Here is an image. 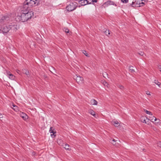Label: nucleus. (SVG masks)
I'll return each instance as SVG.
<instances>
[{
  "label": "nucleus",
  "instance_id": "9b49d317",
  "mask_svg": "<svg viewBox=\"0 0 161 161\" xmlns=\"http://www.w3.org/2000/svg\"><path fill=\"white\" fill-rule=\"evenodd\" d=\"M111 122L112 124L114 125L115 127H118L119 125V123L117 121H113Z\"/></svg>",
  "mask_w": 161,
  "mask_h": 161
},
{
  "label": "nucleus",
  "instance_id": "423d86ee",
  "mask_svg": "<svg viewBox=\"0 0 161 161\" xmlns=\"http://www.w3.org/2000/svg\"><path fill=\"white\" fill-rule=\"evenodd\" d=\"M49 132L50 133H53V134H51V137L54 138L56 136V135H55V134L56 133V131L54 129H53L52 127H50Z\"/></svg>",
  "mask_w": 161,
  "mask_h": 161
},
{
  "label": "nucleus",
  "instance_id": "aec40b11",
  "mask_svg": "<svg viewBox=\"0 0 161 161\" xmlns=\"http://www.w3.org/2000/svg\"><path fill=\"white\" fill-rule=\"evenodd\" d=\"M104 32L105 33V35L107 36H108L110 34V31L108 30H106Z\"/></svg>",
  "mask_w": 161,
  "mask_h": 161
},
{
  "label": "nucleus",
  "instance_id": "ea45409f",
  "mask_svg": "<svg viewBox=\"0 0 161 161\" xmlns=\"http://www.w3.org/2000/svg\"><path fill=\"white\" fill-rule=\"evenodd\" d=\"M103 76H104V77H105V76L104 75V74H103Z\"/></svg>",
  "mask_w": 161,
  "mask_h": 161
},
{
  "label": "nucleus",
  "instance_id": "72a5a7b5",
  "mask_svg": "<svg viewBox=\"0 0 161 161\" xmlns=\"http://www.w3.org/2000/svg\"><path fill=\"white\" fill-rule=\"evenodd\" d=\"M3 117V115L2 114L0 113V118H2Z\"/></svg>",
  "mask_w": 161,
  "mask_h": 161
},
{
  "label": "nucleus",
  "instance_id": "f257e3e1",
  "mask_svg": "<svg viewBox=\"0 0 161 161\" xmlns=\"http://www.w3.org/2000/svg\"><path fill=\"white\" fill-rule=\"evenodd\" d=\"M41 3L40 0H25L23 4L21 15L17 16L16 20L24 22L30 19L34 15V14L33 12L29 11V8L34 6L39 5Z\"/></svg>",
  "mask_w": 161,
  "mask_h": 161
},
{
  "label": "nucleus",
  "instance_id": "0eeeda50",
  "mask_svg": "<svg viewBox=\"0 0 161 161\" xmlns=\"http://www.w3.org/2000/svg\"><path fill=\"white\" fill-rule=\"evenodd\" d=\"M149 119H148L145 117L143 116L141 118V122L148 125L149 124Z\"/></svg>",
  "mask_w": 161,
  "mask_h": 161
},
{
  "label": "nucleus",
  "instance_id": "4c0bfd02",
  "mask_svg": "<svg viewBox=\"0 0 161 161\" xmlns=\"http://www.w3.org/2000/svg\"><path fill=\"white\" fill-rule=\"evenodd\" d=\"M148 161H155L153 160H149Z\"/></svg>",
  "mask_w": 161,
  "mask_h": 161
},
{
  "label": "nucleus",
  "instance_id": "cd10ccee",
  "mask_svg": "<svg viewBox=\"0 0 161 161\" xmlns=\"http://www.w3.org/2000/svg\"><path fill=\"white\" fill-rule=\"evenodd\" d=\"M157 146L158 147H159L161 148V142H159L157 143Z\"/></svg>",
  "mask_w": 161,
  "mask_h": 161
},
{
  "label": "nucleus",
  "instance_id": "a211bd4d",
  "mask_svg": "<svg viewBox=\"0 0 161 161\" xmlns=\"http://www.w3.org/2000/svg\"><path fill=\"white\" fill-rule=\"evenodd\" d=\"M113 3H114L113 2L108 1L105 2L104 4L107 5H112L113 4Z\"/></svg>",
  "mask_w": 161,
  "mask_h": 161
},
{
  "label": "nucleus",
  "instance_id": "e433bc0d",
  "mask_svg": "<svg viewBox=\"0 0 161 161\" xmlns=\"http://www.w3.org/2000/svg\"><path fill=\"white\" fill-rule=\"evenodd\" d=\"M141 4H144V3L143 2H142V1L141 2Z\"/></svg>",
  "mask_w": 161,
  "mask_h": 161
},
{
  "label": "nucleus",
  "instance_id": "7c9ffc66",
  "mask_svg": "<svg viewBox=\"0 0 161 161\" xmlns=\"http://www.w3.org/2000/svg\"><path fill=\"white\" fill-rule=\"evenodd\" d=\"M153 118H154V121H156L157 120H159V119H157L156 118H155V117L154 116H153Z\"/></svg>",
  "mask_w": 161,
  "mask_h": 161
},
{
  "label": "nucleus",
  "instance_id": "473e14b6",
  "mask_svg": "<svg viewBox=\"0 0 161 161\" xmlns=\"http://www.w3.org/2000/svg\"><path fill=\"white\" fill-rule=\"evenodd\" d=\"M146 94L147 95H151L150 93V92L148 91L146 92Z\"/></svg>",
  "mask_w": 161,
  "mask_h": 161
},
{
  "label": "nucleus",
  "instance_id": "f3484780",
  "mask_svg": "<svg viewBox=\"0 0 161 161\" xmlns=\"http://www.w3.org/2000/svg\"><path fill=\"white\" fill-rule=\"evenodd\" d=\"M13 106L14 107L13 109L15 111L17 112L19 111L18 108L17 106L14 104H13Z\"/></svg>",
  "mask_w": 161,
  "mask_h": 161
},
{
  "label": "nucleus",
  "instance_id": "7ed1b4c3",
  "mask_svg": "<svg viewBox=\"0 0 161 161\" xmlns=\"http://www.w3.org/2000/svg\"><path fill=\"white\" fill-rule=\"evenodd\" d=\"M142 0H133L132 4H130L132 7H139L141 6V2L142 1Z\"/></svg>",
  "mask_w": 161,
  "mask_h": 161
},
{
  "label": "nucleus",
  "instance_id": "ddd939ff",
  "mask_svg": "<svg viewBox=\"0 0 161 161\" xmlns=\"http://www.w3.org/2000/svg\"><path fill=\"white\" fill-rule=\"evenodd\" d=\"M65 149L67 150H70V149L69 148V146L68 144H65L64 143V146H63Z\"/></svg>",
  "mask_w": 161,
  "mask_h": 161
},
{
  "label": "nucleus",
  "instance_id": "b1692460",
  "mask_svg": "<svg viewBox=\"0 0 161 161\" xmlns=\"http://www.w3.org/2000/svg\"><path fill=\"white\" fill-rule=\"evenodd\" d=\"M82 53L86 56H87V57H89L88 54L86 53V52L85 50H83L82 51Z\"/></svg>",
  "mask_w": 161,
  "mask_h": 161
},
{
  "label": "nucleus",
  "instance_id": "393cba45",
  "mask_svg": "<svg viewBox=\"0 0 161 161\" xmlns=\"http://www.w3.org/2000/svg\"><path fill=\"white\" fill-rule=\"evenodd\" d=\"M118 87L120 89H124V86L121 85H119L118 86Z\"/></svg>",
  "mask_w": 161,
  "mask_h": 161
},
{
  "label": "nucleus",
  "instance_id": "a878e982",
  "mask_svg": "<svg viewBox=\"0 0 161 161\" xmlns=\"http://www.w3.org/2000/svg\"><path fill=\"white\" fill-rule=\"evenodd\" d=\"M103 84L104 86H107V87H108V86H109V85L105 81H104L103 82Z\"/></svg>",
  "mask_w": 161,
  "mask_h": 161
},
{
  "label": "nucleus",
  "instance_id": "39448f33",
  "mask_svg": "<svg viewBox=\"0 0 161 161\" xmlns=\"http://www.w3.org/2000/svg\"><path fill=\"white\" fill-rule=\"evenodd\" d=\"M79 3L81 6H84L91 3L89 0H80L79 1Z\"/></svg>",
  "mask_w": 161,
  "mask_h": 161
},
{
  "label": "nucleus",
  "instance_id": "20e7f679",
  "mask_svg": "<svg viewBox=\"0 0 161 161\" xmlns=\"http://www.w3.org/2000/svg\"><path fill=\"white\" fill-rule=\"evenodd\" d=\"M74 78L79 84H81L83 83V78L80 75H76L74 76Z\"/></svg>",
  "mask_w": 161,
  "mask_h": 161
},
{
  "label": "nucleus",
  "instance_id": "58836bf2",
  "mask_svg": "<svg viewBox=\"0 0 161 161\" xmlns=\"http://www.w3.org/2000/svg\"><path fill=\"white\" fill-rule=\"evenodd\" d=\"M106 74V73H105V74H104V75H105Z\"/></svg>",
  "mask_w": 161,
  "mask_h": 161
},
{
  "label": "nucleus",
  "instance_id": "dca6fc26",
  "mask_svg": "<svg viewBox=\"0 0 161 161\" xmlns=\"http://www.w3.org/2000/svg\"><path fill=\"white\" fill-rule=\"evenodd\" d=\"M144 111L147 114H149V115H153L152 113L150 111H148L145 109H144Z\"/></svg>",
  "mask_w": 161,
  "mask_h": 161
},
{
  "label": "nucleus",
  "instance_id": "c756f323",
  "mask_svg": "<svg viewBox=\"0 0 161 161\" xmlns=\"http://www.w3.org/2000/svg\"><path fill=\"white\" fill-rule=\"evenodd\" d=\"M6 73H7V74L9 76L10 75H11V74L10 73V72L9 71H6Z\"/></svg>",
  "mask_w": 161,
  "mask_h": 161
},
{
  "label": "nucleus",
  "instance_id": "f704fd0d",
  "mask_svg": "<svg viewBox=\"0 0 161 161\" xmlns=\"http://www.w3.org/2000/svg\"><path fill=\"white\" fill-rule=\"evenodd\" d=\"M25 74L26 75H28L29 74V72L28 71H26L25 72Z\"/></svg>",
  "mask_w": 161,
  "mask_h": 161
},
{
  "label": "nucleus",
  "instance_id": "f8f14e48",
  "mask_svg": "<svg viewBox=\"0 0 161 161\" xmlns=\"http://www.w3.org/2000/svg\"><path fill=\"white\" fill-rule=\"evenodd\" d=\"M91 103L93 105H97V102L95 99H92L90 101Z\"/></svg>",
  "mask_w": 161,
  "mask_h": 161
},
{
  "label": "nucleus",
  "instance_id": "c85d7f7f",
  "mask_svg": "<svg viewBox=\"0 0 161 161\" xmlns=\"http://www.w3.org/2000/svg\"><path fill=\"white\" fill-rule=\"evenodd\" d=\"M138 54L142 56L143 55L144 53L143 52H140L139 53H138Z\"/></svg>",
  "mask_w": 161,
  "mask_h": 161
},
{
  "label": "nucleus",
  "instance_id": "4be33fe9",
  "mask_svg": "<svg viewBox=\"0 0 161 161\" xmlns=\"http://www.w3.org/2000/svg\"><path fill=\"white\" fill-rule=\"evenodd\" d=\"M116 140L114 139H113L112 140L111 143L113 145L117 146V145H116Z\"/></svg>",
  "mask_w": 161,
  "mask_h": 161
},
{
  "label": "nucleus",
  "instance_id": "4468645a",
  "mask_svg": "<svg viewBox=\"0 0 161 161\" xmlns=\"http://www.w3.org/2000/svg\"><path fill=\"white\" fill-rule=\"evenodd\" d=\"M153 82L158 86L159 87H161V83L158 82V80H155Z\"/></svg>",
  "mask_w": 161,
  "mask_h": 161
},
{
  "label": "nucleus",
  "instance_id": "2eb2a0df",
  "mask_svg": "<svg viewBox=\"0 0 161 161\" xmlns=\"http://www.w3.org/2000/svg\"><path fill=\"white\" fill-rule=\"evenodd\" d=\"M89 113L91 114V115H92L94 116H95V112L93 110H90L89 111Z\"/></svg>",
  "mask_w": 161,
  "mask_h": 161
},
{
  "label": "nucleus",
  "instance_id": "5701e85b",
  "mask_svg": "<svg viewBox=\"0 0 161 161\" xmlns=\"http://www.w3.org/2000/svg\"><path fill=\"white\" fill-rule=\"evenodd\" d=\"M63 30L64 31H65V32L67 33H68L69 32V29L67 28H64L63 29Z\"/></svg>",
  "mask_w": 161,
  "mask_h": 161
},
{
  "label": "nucleus",
  "instance_id": "9d476101",
  "mask_svg": "<svg viewBox=\"0 0 161 161\" xmlns=\"http://www.w3.org/2000/svg\"><path fill=\"white\" fill-rule=\"evenodd\" d=\"M21 117L24 120H26L28 118L27 115L25 114L22 113L21 114Z\"/></svg>",
  "mask_w": 161,
  "mask_h": 161
},
{
  "label": "nucleus",
  "instance_id": "1a4fd4ad",
  "mask_svg": "<svg viewBox=\"0 0 161 161\" xmlns=\"http://www.w3.org/2000/svg\"><path fill=\"white\" fill-rule=\"evenodd\" d=\"M9 28L7 26H5L3 29V33H7L9 31Z\"/></svg>",
  "mask_w": 161,
  "mask_h": 161
},
{
  "label": "nucleus",
  "instance_id": "f03ea898",
  "mask_svg": "<svg viewBox=\"0 0 161 161\" xmlns=\"http://www.w3.org/2000/svg\"><path fill=\"white\" fill-rule=\"evenodd\" d=\"M78 6L77 3L75 2H71L66 7L67 10L69 12L75 10Z\"/></svg>",
  "mask_w": 161,
  "mask_h": 161
},
{
  "label": "nucleus",
  "instance_id": "bb28decb",
  "mask_svg": "<svg viewBox=\"0 0 161 161\" xmlns=\"http://www.w3.org/2000/svg\"><path fill=\"white\" fill-rule=\"evenodd\" d=\"M129 0H121V1L124 3H126L128 2Z\"/></svg>",
  "mask_w": 161,
  "mask_h": 161
},
{
  "label": "nucleus",
  "instance_id": "412c9836",
  "mask_svg": "<svg viewBox=\"0 0 161 161\" xmlns=\"http://www.w3.org/2000/svg\"><path fill=\"white\" fill-rule=\"evenodd\" d=\"M133 66H130L129 68V69L132 73H134L135 72V70L133 69Z\"/></svg>",
  "mask_w": 161,
  "mask_h": 161
},
{
  "label": "nucleus",
  "instance_id": "2f4dec72",
  "mask_svg": "<svg viewBox=\"0 0 161 161\" xmlns=\"http://www.w3.org/2000/svg\"><path fill=\"white\" fill-rule=\"evenodd\" d=\"M151 119H150V120H151V121L152 122H154V118H152V117H151L150 118ZM150 120V119H149Z\"/></svg>",
  "mask_w": 161,
  "mask_h": 161
},
{
  "label": "nucleus",
  "instance_id": "6ab92c4d",
  "mask_svg": "<svg viewBox=\"0 0 161 161\" xmlns=\"http://www.w3.org/2000/svg\"><path fill=\"white\" fill-rule=\"evenodd\" d=\"M8 77L10 79L12 80H14L15 77V76L12 74L8 76Z\"/></svg>",
  "mask_w": 161,
  "mask_h": 161
},
{
  "label": "nucleus",
  "instance_id": "6e6552de",
  "mask_svg": "<svg viewBox=\"0 0 161 161\" xmlns=\"http://www.w3.org/2000/svg\"><path fill=\"white\" fill-rule=\"evenodd\" d=\"M57 143L60 146H64V143L63 141L60 138H58L57 140Z\"/></svg>",
  "mask_w": 161,
  "mask_h": 161
},
{
  "label": "nucleus",
  "instance_id": "c9c22d12",
  "mask_svg": "<svg viewBox=\"0 0 161 161\" xmlns=\"http://www.w3.org/2000/svg\"><path fill=\"white\" fill-rule=\"evenodd\" d=\"M159 68L161 69L160 71L161 72V66L159 65L158 67Z\"/></svg>",
  "mask_w": 161,
  "mask_h": 161
}]
</instances>
